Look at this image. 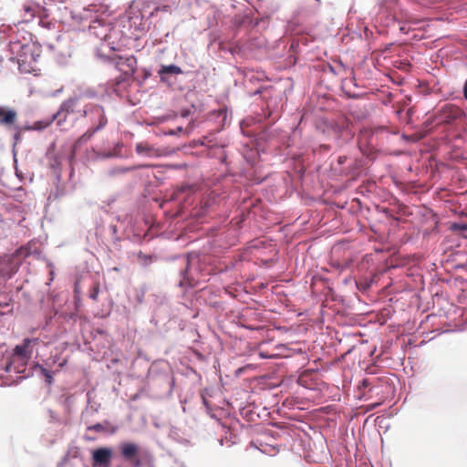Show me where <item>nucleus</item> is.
<instances>
[{
    "mask_svg": "<svg viewBox=\"0 0 467 467\" xmlns=\"http://www.w3.org/2000/svg\"><path fill=\"white\" fill-rule=\"evenodd\" d=\"M182 68L176 65L162 66L161 67V69L159 70L160 75H164V74L178 75V74H182Z\"/></svg>",
    "mask_w": 467,
    "mask_h": 467,
    "instance_id": "nucleus-13",
    "label": "nucleus"
},
{
    "mask_svg": "<svg viewBox=\"0 0 467 467\" xmlns=\"http://www.w3.org/2000/svg\"><path fill=\"white\" fill-rule=\"evenodd\" d=\"M26 12H29V11H30V8H29V7H26Z\"/></svg>",
    "mask_w": 467,
    "mask_h": 467,
    "instance_id": "nucleus-24",
    "label": "nucleus"
},
{
    "mask_svg": "<svg viewBox=\"0 0 467 467\" xmlns=\"http://www.w3.org/2000/svg\"><path fill=\"white\" fill-rule=\"evenodd\" d=\"M135 150L137 154L147 156L150 158L160 157L162 155V152L160 149L150 145L147 141H141L136 144Z\"/></svg>",
    "mask_w": 467,
    "mask_h": 467,
    "instance_id": "nucleus-9",
    "label": "nucleus"
},
{
    "mask_svg": "<svg viewBox=\"0 0 467 467\" xmlns=\"http://www.w3.org/2000/svg\"><path fill=\"white\" fill-rule=\"evenodd\" d=\"M371 135H372V133L369 130L360 131L358 138V145L360 148L364 142H367V137H369Z\"/></svg>",
    "mask_w": 467,
    "mask_h": 467,
    "instance_id": "nucleus-16",
    "label": "nucleus"
},
{
    "mask_svg": "<svg viewBox=\"0 0 467 467\" xmlns=\"http://www.w3.org/2000/svg\"><path fill=\"white\" fill-rule=\"evenodd\" d=\"M463 96L467 99V86L463 87Z\"/></svg>",
    "mask_w": 467,
    "mask_h": 467,
    "instance_id": "nucleus-22",
    "label": "nucleus"
},
{
    "mask_svg": "<svg viewBox=\"0 0 467 467\" xmlns=\"http://www.w3.org/2000/svg\"><path fill=\"white\" fill-rule=\"evenodd\" d=\"M112 458L110 448L101 447L92 451V464L94 467H109Z\"/></svg>",
    "mask_w": 467,
    "mask_h": 467,
    "instance_id": "nucleus-5",
    "label": "nucleus"
},
{
    "mask_svg": "<svg viewBox=\"0 0 467 467\" xmlns=\"http://www.w3.org/2000/svg\"><path fill=\"white\" fill-rule=\"evenodd\" d=\"M351 120L344 115L335 119H322L317 124V128L327 136L332 137L338 142H347L350 140L355 132L351 129Z\"/></svg>",
    "mask_w": 467,
    "mask_h": 467,
    "instance_id": "nucleus-1",
    "label": "nucleus"
},
{
    "mask_svg": "<svg viewBox=\"0 0 467 467\" xmlns=\"http://www.w3.org/2000/svg\"><path fill=\"white\" fill-rule=\"evenodd\" d=\"M120 453L122 457L127 461H135V467L140 466V461L139 459H136L139 451L140 447L133 443V442H123L119 445Z\"/></svg>",
    "mask_w": 467,
    "mask_h": 467,
    "instance_id": "nucleus-7",
    "label": "nucleus"
},
{
    "mask_svg": "<svg viewBox=\"0 0 467 467\" xmlns=\"http://www.w3.org/2000/svg\"><path fill=\"white\" fill-rule=\"evenodd\" d=\"M452 231H467V223H455L451 226Z\"/></svg>",
    "mask_w": 467,
    "mask_h": 467,
    "instance_id": "nucleus-18",
    "label": "nucleus"
},
{
    "mask_svg": "<svg viewBox=\"0 0 467 467\" xmlns=\"http://www.w3.org/2000/svg\"><path fill=\"white\" fill-rule=\"evenodd\" d=\"M88 431H94L97 432H102L106 431V428L101 423H96L88 427Z\"/></svg>",
    "mask_w": 467,
    "mask_h": 467,
    "instance_id": "nucleus-20",
    "label": "nucleus"
},
{
    "mask_svg": "<svg viewBox=\"0 0 467 467\" xmlns=\"http://www.w3.org/2000/svg\"><path fill=\"white\" fill-rule=\"evenodd\" d=\"M37 342L38 338H25L22 344L16 346L13 350L10 365L6 368V370H10L9 367L16 362H18L22 366H26L33 354L31 345L32 343L36 344Z\"/></svg>",
    "mask_w": 467,
    "mask_h": 467,
    "instance_id": "nucleus-2",
    "label": "nucleus"
},
{
    "mask_svg": "<svg viewBox=\"0 0 467 467\" xmlns=\"http://www.w3.org/2000/svg\"><path fill=\"white\" fill-rule=\"evenodd\" d=\"M116 68L123 72L126 77L131 76L135 73L137 68V59L133 56L128 57H118L113 58Z\"/></svg>",
    "mask_w": 467,
    "mask_h": 467,
    "instance_id": "nucleus-6",
    "label": "nucleus"
},
{
    "mask_svg": "<svg viewBox=\"0 0 467 467\" xmlns=\"http://www.w3.org/2000/svg\"><path fill=\"white\" fill-rule=\"evenodd\" d=\"M121 82V79H117V85H119Z\"/></svg>",
    "mask_w": 467,
    "mask_h": 467,
    "instance_id": "nucleus-23",
    "label": "nucleus"
},
{
    "mask_svg": "<svg viewBox=\"0 0 467 467\" xmlns=\"http://www.w3.org/2000/svg\"><path fill=\"white\" fill-rule=\"evenodd\" d=\"M462 114V109L452 104H447L442 107L436 115L438 124H451Z\"/></svg>",
    "mask_w": 467,
    "mask_h": 467,
    "instance_id": "nucleus-4",
    "label": "nucleus"
},
{
    "mask_svg": "<svg viewBox=\"0 0 467 467\" xmlns=\"http://www.w3.org/2000/svg\"><path fill=\"white\" fill-rule=\"evenodd\" d=\"M82 117L88 118L91 127L99 131L102 130L108 123L103 107L97 104H87L83 109Z\"/></svg>",
    "mask_w": 467,
    "mask_h": 467,
    "instance_id": "nucleus-3",
    "label": "nucleus"
},
{
    "mask_svg": "<svg viewBox=\"0 0 467 467\" xmlns=\"http://www.w3.org/2000/svg\"><path fill=\"white\" fill-rule=\"evenodd\" d=\"M78 97H81V101L83 102V100L85 99H91V98H95L96 97V92L92 89H85V90H81L79 91L78 94H76Z\"/></svg>",
    "mask_w": 467,
    "mask_h": 467,
    "instance_id": "nucleus-14",
    "label": "nucleus"
},
{
    "mask_svg": "<svg viewBox=\"0 0 467 467\" xmlns=\"http://www.w3.org/2000/svg\"><path fill=\"white\" fill-rule=\"evenodd\" d=\"M17 114L13 109L0 107V125L12 126L16 120Z\"/></svg>",
    "mask_w": 467,
    "mask_h": 467,
    "instance_id": "nucleus-10",
    "label": "nucleus"
},
{
    "mask_svg": "<svg viewBox=\"0 0 467 467\" xmlns=\"http://www.w3.org/2000/svg\"><path fill=\"white\" fill-rule=\"evenodd\" d=\"M259 356L262 358H275L278 357V354H276V353H270V352L265 351V350H260L259 351Z\"/></svg>",
    "mask_w": 467,
    "mask_h": 467,
    "instance_id": "nucleus-19",
    "label": "nucleus"
},
{
    "mask_svg": "<svg viewBox=\"0 0 467 467\" xmlns=\"http://www.w3.org/2000/svg\"><path fill=\"white\" fill-rule=\"evenodd\" d=\"M81 97H78L76 94L65 100L60 107V110L68 113H80L83 115Z\"/></svg>",
    "mask_w": 467,
    "mask_h": 467,
    "instance_id": "nucleus-8",
    "label": "nucleus"
},
{
    "mask_svg": "<svg viewBox=\"0 0 467 467\" xmlns=\"http://www.w3.org/2000/svg\"><path fill=\"white\" fill-rule=\"evenodd\" d=\"M97 132V130H95L94 129L92 128H89L83 135H81L76 141H75V144H74V150H77L78 149L83 143L87 142L88 140H89L92 136Z\"/></svg>",
    "mask_w": 467,
    "mask_h": 467,
    "instance_id": "nucleus-12",
    "label": "nucleus"
},
{
    "mask_svg": "<svg viewBox=\"0 0 467 467\" xmlns=\"http://www.w3.org/2000/svg\"><path fill=\"white\" fill-rule=\"evenodd\" d=\"M186 263H187V265H186V268L185 270L183 271L182 275H183V277L182 279L180 281V285L181 286H185V285H188V286H191V287H193L197 285L198 281L195 280L192 275L190 274V257L188 256L187 259H186Z\"/></svg>",
    "mask_w": 467,
    "mask_h": 467,
    "instance_id": "nucleus-11",
    "label": "nucleus"
},
{
    "mask_svg": "<svg viewBox=\"0 0 467 467\" xmlns=\"http://www.w3.org/2000/svg\"><path fill=\"white\" fill-rule=\"evenodd\" d=\"M99 284H95L89 290V297L93 300V301H98V297H99Z\"/></svg>",
    "mask_w": 467,
    "mask_h": 467,
    "instance_id": "nucleus-17",
    "label": "nucleus"
},
{
    "mask_svg": "<svg viewBox=\"0 0 467 467\" xmlns=\"http://www.w3.org/2000/svg\"><path fill=\"white\" fill-rule=\"evenodd\" d=\"M41 374L46 378V381L48 385H51L53 382V375L52 372L42 366H39Z\"/></svg>",
    "mask_w": 467,
    "mask_h": 467,
    "instance_id": "nucleus-15",
    "label": "nucleus"
},
{
    "mask_svg": "<svg viewBox=\"0 0 467 467\" xmlns=\"http://www.w3.org/2000/svg\"><path fill=\"white\" fill-rule=\"evenodd\" d=\"M130 170H131L130 168H123V169H119V171L123 173V172H127Z\"/></svg>",
    "mask_w": 467,
    "mask_h": 467,
    "instance_id": "nucleus-21",
    "label": "nucleus"
}]
</instances>
